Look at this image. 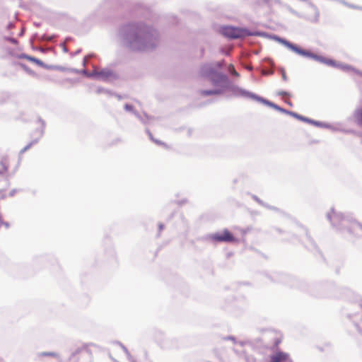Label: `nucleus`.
Here are the masks:
<instances>
[{"mask_svg": "<svg viewBox=\"0 0 362 362\" xmlns=\"http://www.w3.org/2000/svg\"><path fill=\"white\" fill-rule=\"evenodd\" d=\"M156 32L151 28L141 25L135 30L134 41H138L141 43V47H139V49H142L145 47H153V41L157 39Z\"/></svg>", "mask_w": 362, "mask_h": 362, "instance_id": "1", "label": "nucleus"}, {"mask_svg": "<svg viewBox=\"0 0 362 362\" xmlns=\"http://www.w3.org/2000/svg\"><path fill=\"white\" fill-rule=\"evenodd\" d=\"M220 33L229 39L243 38L250 35L248 30L234 26H223L220 29Z\"/></svg>", "mask_w": 362, "mask_h": 362, "instance_id": "2", "label": "nucleus"}, {"mask_svg": "<svg viewBox=\"0 0 362 362\" xmlns=\"http://www.w3.org/2000/svg\"><path fill=\"white\" fill-rule=\"evenodd\" d=\"M210 240L214 242H224V243H235L237 242V239L234 235L228 230L224 229L221 232H218L210 235Z\"/></svg>", "mask_w": 362, "mask_h": 362, "instance_id": "3", "label": "nucleus"}, {"mask_svg": "<svg viewBox=\"0 0 362 362\" xmlns=\"http://www.w3.org/2000/svg\"><path fill=\"white\" fill-rule=\"evenodd\" d=\"M246 95H247L250 98H253V99H255V100H257L259 102H261V103H264V104H265L267 105L272 107H274V108H275L276 110H281V111L283 110L282 108L279 107V106H277L276 105L274 104L273 103H272V102H270V101H269V100H266L264 98L259 97V96H257V95H256L255 94L247 93Z\"/></svg>", "mask_w": 362, "mask_h": 362, "instance_id": "4", "label": "nucleus"}, {"mask_svg": "<svg viewBox=\"0 0 362 362\" xmlns=\"http://www.w3.org/2000/svg\"><path fill=\"white\" fill-rule=\"evenodd\" d=\"M289 356L288 354L279 351L271 356L270 362H286Z\"/></svg>", "mask_w": 362, "mask_h": 362, "instance_id": "5", "label": "nucleus"}, {"mask_svg": "<svg viewBox=\"0 0 362 362\" xmlns=\"http://www.w3.org/2000/svg\"><path fill=\"white\" fill-rule=\"evenodd\" d=\"M354 121L362 127V105L355 110L354 113Z\"/></svg>", "mask_w": 362, "mask_h": 362, "instance_id": "6", "label": "nucleus"}, {"mask_svg": "<svg viewBox=\"0 0 362 362\" xmlns=\"http://www.w3.org/2000/svg\"><path fill=\"white\" fill-rule=\"evenodd\" d=\"M282 42H284V44H285L288 47H289L291 49L294 50L297 53H299V54H305V52L303 50H301L300 49L298 48L294 45L291 44L290 42H287L286 40H282Z\"/></svg>", "mask_w": 362, "mask_h": 362, "instance_id": "7", "label": "nucleus"}, {"mask_svg": "<svg viewBox=\"0 0 362 362\" xmlns=\"http://www.w3.org/2000/svg\"><path fill=\"white\" fill-rule=\"evenodd\" d=\"M23 57L25 59H26L27 60H28L30 62H33V63H35V64H37V65H39L40 66H44V63L41 60H40V59H38L37 58H35L33 57L28 56V55H25Z\"/></svg>", "mask_w": 362, "mask_h": 362, "instance_id": "8", "label": "nucleus"}, {"mask_svg": "<svg viewBox=\"0 0 362 362\" xmlns=\"http://www.w3.org/2000/svg\"><path fill=\"white\" fill-rule=\"evenodd\" d=\"M218 91L217 90H202V94L204 95H210L217 94Z\"/></svg>", "mask_w": 362, "mask_h": 362, "instance_id": "9", "label": "nucleus"}, {"mask_svg": "<svg viewBox=\"0 0 362 362\" xmlns=\"http://www.w3.org/2000/svg\"><path fill=\"white\" fill-rule=\"evenodd\" d=\"M42 356L56 357L57 356V354L54 352H44L42 354Z\"/></svg>", "mask_w": 362, "mask_h": 362, "instance_id": "10", "label": "nucleus"}, {"mask_svg": "<svg viewBox=\"0 0 362 362\" xmlns=\"http://www.w3.org/2000/svg\"><path fill=\"white\" fill-rule=\"evenodd\" d=\"M230 72L233 75H234L237 77L239 76V74L235 70V69L233 66H231Z\"/></svg>", "mask_w": 362, "mask_h": 362, "instance_id": "11", "label": "nucleus"}, {"mask_svg": "<svg viewBox=\"0 0 362 362\" xmlns=\"http://www.w3.org/2000/svg\"><path fill=\"white\" fill-rule=\"evenodd\" d=\"M295 117H296L298 119L302 120V121H308V119L303 117V116L298 115L297 114H293Z\"/></svg>", "mask_w": 362, "mask_h": 362, "instance_id": "12", "label": "nucleus"}, {"mask_svg": "<svg viewBox=\"0 0 362 362\" xmlns=\"http://www.w3.org/2000/svg\"><path fill=\"white\" fill-rule=\"evenodd\" d=\"M6 170H7V165H4L3 170L1 171H0V173H3L6 172Z\"/></svg>", "mask_w": 362, "mask_h": 362, "instance_id": "13", "label": "nucleus"}, {"mask_svg": "<svg viewBox=\"0 0 362 362\" xmlns=\"http://www.w3.org/2000/svg\"><path fill=\"white\" fill-rule=\"evenodd\" d=\"M21 66L26 71H28V69L27 68V66L25 65H23V64H21Z\"/></svg>", "mask_w": 362, "mask_h": 362, "instance_id": "14", "label": "nucleus"}, {"mask_svg": "<svg viewBox=\"0 0 362 362\" xmlns=\"http://www.w3.org/2000/svg\"><path fill=\"white\" fill-rule=\"evenodd\" d=\"M30 146H28L25 148L24 151L27 150L28 148H29Z\"/></svg>", "mask_w": 362, "mask_h": 362, "instance_id": "15", "label": "nucleus"}]
</instances>
